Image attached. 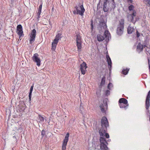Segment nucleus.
I'll use <instances>...</instances> for the list:
<instances>
[{"instance_id": "nucleus-15", "label": "nucleus", "mask_w": 150, "mask_h": 150, "mask_svg": "<svg viewBox=\"0 0 150 150\" xmlns=\"http://www.w3.org/2000/svg\"><path fill=\"white\" fill-rule=\"evenodd\" d=\"M106 57L107 59V62L108 63V65L110 66L111 67L112 65V63L111 59L108 55H106Z\"/></svg>"}, {"instance_id": "nucleus-34", "label": "nucleus", "mask_w": 150, "mask_h": 150, "mask_svg": "<svg viewBox=\"0 0 150 150\" xmlns=\"http://www.w3.org/2000/svg\"><path fill=\"white\" fill-rule=\"evenodd\" d=\"M45 131L44 130H42L41 133V135L42 137H43L45 136Z\"/></svg>"}, {"instance_id": "nucleus-14", "label": "nucleus", "mask_w": 150, "mask_h": 150, "mask_svg": "<svg viewBox=\"0 0 150 150\" xmlns=\"http://www.w3.org/2000/svg\"><path fill=\"white\" fill-rule=\"evenodd\" d=\"M119 103H123L127 105H129L127 100L124 98H120L119 101Z\"/></svg>"}, {"instance_id": "nucleus-38", "label": "nucleus", "mask_w": 150, "mask_h": 150, "mask_svg": "<svg viewBox=\"0 0 150 150\" xmlns=\"http://www.w3.org/2000/svg\"><path fill=\"white\" fill-rule=\"evenodd\" d=\"M136 33H137V37L138 38L139 37L140 35L139 33L138 32V31L137 30L136 31Z\"/></svg>"}, {"instance_id": "nucleus-33", "label": "nucleus", "mask_w": 150, "mask_h": 150, "mask_svg": "<svg viewBox=\"0 0 150 150\" xmlns=\"http://www.w3.org/2000/svg\"><path fill=\"white\" fill-rule=\"evenodd\" d=\"M41 13V11H39L38 10V12L37 13V16H38V18L37 19L39 20V18L40 17V15Z\"/></svg>"}, {"instance_id": "nucleus-44", "label": "nucleus", "mask_w": 150, "mask_h": 150, "mask_svg": "<svg viewBox=\"0 0 150 150\" xmlns=\"http://www.w3.org/2000/svg\"><path fill=\"white\" fill-rule=\"evenodd\" d=\"M112 1L113 2H114V0H112Z\"/></svg>"}, {"instance_id": "nucleus-12", "label": "nucleus", "mask_w": 150, "mask_h": 150, "mask_svg": "<svg viewBox=\"0 0 150 150\" xmlns=\"http://www.w3.org/2000/svg\"><path fill=\"white\" fill-rule=\"evenodd\" d=\"M108 122L107 118L105 117H103L101 120L102 126L103 127H104L106 128L108 125Z\"/></svg>"}, {"instance_id": "nucleus-28", "label": "nucleus", "mask_w": 150, "mask_h": 150, "mask_svg": "<svg viewBox=\"0 0 150 150\" xmlns=\"http://www.w3.org/2000/svg\"><path fill=\"white\" fill-rule=\"evenodd\" d=\"M105 83V77L104 76L103 77L102 79L101 82L100 83L101 86H103L104 85Z\"/></svg>"}, {"instance_id": "nucleus-3", "label": "nucleus", "mask_w": 150, "mask_h": 150, "mask_svg": "<svg viewBox=\"0 0 150 150\" xmlns=\"http://www.w3.org/2000/svg\"><path fill=\"white\" fill-rule=\"evenodd\" d=\"M124 26V20L122 19L119 21L117 29V33L118 35H122L123 32Z\"/></svg>"}, {"instance_id": "nucleus-29", "label": "nucleus", "mask_w": 150, "mask_h": 150, "mask_svg": "<svg viewBox=\"0 0 150 150\" xmlns=\"http://www.w3.org/2000/svg\"><path fill=\"white\" fill-rule=\"evenodd\" d=\"M81 42V37L79 35H77L76 42Z\"/></svg>"}, {"instance_id": "nucleus-20", "label": "nucleus", "mask_w": 150, "mask_h": 150, "mask_svg": "<svg viewBox=\"0 0 150 150\" xmlns=\"http://www.w3.org/2000/svg\"><path fill=\"white\" fill-rule=\"evenodd\" d=\"M97 40L99 41H103L104 39V36L100 34L98 35H97Z\"/></svg>"}, {"instance_id": "nucleus-23", "label": "nucleus", "mask_w": 150, "mask_h": 150, "mask_svg": "<svg viewBox=\"0 0 150 150\" xmlns=\"http://www.w3.org/2000/svg\"><path fill=\"white\" fill-rule=\"evenodd\" d=\"M33 86H32L30 87V93H29V99L30 100H31V96L32 92L33 91Z\"/></svg>"}, {"instance_id": "nucleus-2", "label": "nucleus", "mask_w": 150, "mask_h": 150, "mask_svg": "<svg viewBox=\"0 0 150 150\" xmlns=\"http://www.w3.org/2000/svg\"><path fill=\"white\" fill-rule=\"evenodd\" d=\"M75 10L73 11V13L75 14H79L81 16H83L85 11L83 5H79L78 6H76L74 7Z\"/></svg>"}, {"instance_id": "nucleus-22", "label": "nucleus", "mask_w": 150, "mask_h": 150, "mask_svg": "<svg viewBox=\"0 0 150 150\" xmlns=\"http://www.w3.org/2000/svg\"><path fill=\"white\" fill-rule=\"evenodd\" d=\"M134 6L133 5H130V6H128V9L129 11H132V12H133V10H135L134 9Z\"/></svg>"}, {"instance_id": "nucleus-8", "label": "nucleus", "mask_w": 150, "mask_h": 150, "mask_svg": "<svg viewBox=\"0 0 150 150\" xmlns=\"http://www.w3.org/2000/svg\"><path fill=\"white\" fill-rule=\"evenodd\" d=\"M69 133H67L64 139L63 140L62 145V150H66V146L67 142L69 140Z\"/></svg>"}, {"instance_id": "nucleus-17", "label": "nucleus", "mask_w": 150, "mask_h": 150, "mask_svg": "<svg viewBox=\"0 0 150 150\" xmlns=\"http://www.w3.org/2000/svg\"><path fill=\"white\" fill-rule=\"evenodd\" d=\"M36 35V31L35 29L33 30L30 34V37H33L35 38Z\"/></svg>"}, {"instance_id": "nucleus-6", "label": "nucleus", "mask_w": 150, "mask_h": 150, "mask_svg": "<svg viewBox=\"0 0 150 150\" xmlns=\"http://www.w3.org/2000/svg\"><path fill=\"white\" fill-rule=\"evenodd\" d=\"M98 28L100 31L102 30H103L106 29L107 28L106 22H105L103 19L100 20L99 21Z\"/></svg>"}, {"instance_id": "nucleus-40", "label": "nucleus", "mask_w": 150, "mask_h": 150, "mask_svg": "<svg viewBox=\"0 0 150 150\" xmlns=\"http://www.w3.org/2000/svg\"><path fill=\"white\" fill-rule=\"evenodd\" d=\"M148 63L149 66H150V60L149 58H148Z\"/></svg>"}, {"instance_id": "nucleus-37", "label": "nucleus", "mask_w": 150, "mask_h": 150, "mask_svg": "<svg viewBox=\"0 0 150 150\" xmlns=\"http://www.w3.org/2000/svg\"><path fill=\"white\" fill-rule=\"evenodd\" d=\"M105 136L107 138H108L109 137V134L107 133H105Z\"/></svg>"}, {"instance_id": "nucleus-1", "label": "nucleus", "mask_w": 150, "mask_h": 150, "mask_svg": "<svg viewBox=\"0 0 150 150\" xmlns=\"http://www.w3.org/2000/svg\"><path fill=\"white\" fill-rule=\"evenodd\" d=\"M99 133L100 136V149L101 150H108V148L107 145L108 143L105 139L103 137L105 136V131L103 127L101 128L99 131Z\"/></svg>"}, {"instance_id": "nucleus-43", "label": "nucleus", "mask_w": 150, "mask_h": 150, "mask_svg": "<svg viewBox=\"0 0 150 150\" xmlns=\"http://www.w3.org/2000/svg\"><path fill=\"white\" fill-rule=\"evenodd\" d=\"M149 74H150V66H149Z\"/></svg>"}, {"instance_id": "nucleus-21", "label": "nucleus", "mask_w": 150, "mask_h": 150, "mask_svg": "<svg viewBox=\"0 0 150 150\" xmlns=\"http://www.w3.org/2000/svg\"><path fill=\"white\" fill-rule=\"evenodd\" d=\"M78 50H81V42H76Z\"/></svg>"}, {"instance_id": "nucleus-25", "label": "nucleus", "mask_w": 150, "mask_h": 150, "mask_svg": "<svg viewBox=\"0 0 150 150\" xmlns=\"http://www.w3.org/2000/svg\"><path fill=\"white\" fill-rule=\"evenodd\" d=\"M119 105L120 108H126V107H127L128 105H125L124 104L122 103H119Z\"/></svg>"}, {"instance_id": "nucleus-13", "label": "nucleus", "mask_w": 150, "mask_h": 150, "mask_svg": "<svg viewBox=\"0 0 150 150\" xmlns=\"http://www.w3.org/2000/svg\"><path fill=\"white\" fill-rule=\"evenodd\" d=\"M145 46V45L143 46L140 43H139L137 46V51H139V52L142 51L143 47H144Z\"/></svg>"}, {"instance_id": "nucleus-26", "label": "nucleus", "mask_w": 150, "mask_h": 150, "mask_svg": "<svg viewBox=\"0 0 150 150\" xmlns=\"http://www.w3.org/2000/svg\"><path fill=\"white\" fill-rule=\"evenodd\" d=\"M30 39L29 40V43L30 44H31L35 41V38L30 37Z\"/></svg>"}, {"instance_id": "nucleus-16", "label": "nucleus", "mask_w": 150, "mask_h": 150, "mask_svg": "<svg viewBox=\"0 0 150 150\" xmlns=\"http://www.w3.org/2000/svg\"><path fill=\"white\" fill-rule=\"evenodd\" d=\"M108 3L104 2L103 4V10L105 12H106L108 11V8L107 4Z\"/></svg>"}, {"instance_id": "nucleus-30", "label": "nucleus", "mask_w": 150, "mask_h": 150, "mask_svg": "<svg viewBox=\"0 0 150 150\" xmlns=\"http://www.w3.org/2000/svg\"><path fill=\"white\" fill-rule=\"evenodd\" d=\"M100 108L101 111L103 112H105V110L104 109V107L103 104L100 105Z\"/></svg>"}, {"instance_id": "nucleus-11", "label": "nucleus", "mask_w": 150, "mask_h": 150, "mask_svg": "<svg viewBox=\"0 0 150 150\" xmlns=\"http://www.w3.org/2000/svg\"><path fill=\"white\" fill-rule=\"evenodd\" d=\"M150 90L149 91L147 96L145 102L146 108L147 110L150 106Z\"/></svg>"}, {"instance_id": "nucleus-31", "label": "nucleus", "mask_w": 150, "mask_h": 150, "mask_svg": "<svg viewBox=\"0 0 150 150\" xmlns=\"http://www.w3.org/2000/svg\"><path fill=\"white\" fill-rule=\"evenodd\" d=\"M144 2L145 4L150 5V0H144Z\"/></svg>"}, {"instance_id": "nucleus-18", "label": "nucleus", "mask_w": 150, "mask_h": 150, "mask_svg": "<svg viewBox=\"0 0 150 150\" xmlns=\"http://www.w3.org/2000/svg\"><path fill=\"white\" fill-rule=\"evenodd\" d=\"M104 34L105 36V38L107 40H109V37L110 35V34L109 31L107 30H105V31Z\"/></svg>"}, {"instance_id": "nucleus-35", "label": "nucleus", "mask_w": 150, "mask_h": 150, "mask_svg": "<svg viewBox=\"0 0 150 150\" xmlns=\"http://www.w3.org/2000/svg\"><path fill=\"white\" fill-rule=\"evenodd\" d=\"M42 7V3L41 5H40L38 10L39 11H41Z\"/></svg>"}, {"instance_id": "nucleus-5", "label": "nucleus", "mask_w": 150, "mask_h": 150, "mask_svg": "<svg viewBox=\"0 0 150 150\" xmlns=\"http://www.w3.org/2000/svg\"><path fill=\"white\" fill-rule=\"evenodd\" d=\"M61 35L62 34L61 33H58L56 35L55 39L52 43V50H54L56 49L59 40L61 38Z\"/></svg>"}, {"instance_id": "nucleus-36", "label": "nucleus", "mask_w": 150, "mask_h": 150, "mask_svg": "<svg viewBox=\"0 0 150 150\" xmlns=\"http://www.w3.org/2000/svg\"><path fill=\"white\" fill-rule=\"evenodd\" d=\"M111 85H112V83H110L108 85V88L110 90V86Z\"/></svg>"}, {"instance_id": "nucleus-42", "label": "nucleus", "mask_w": 150, "mask_h": 150, "mask_svg": "<svg viewBox=\"0 0 150 150\" xmlns=\"http://www.w3.org/2000/svg\"><path fill=\"white\" fill-rule=\"evenodd\" d=\"M104 2L109 3V1L108 0H105Z\"/></svg>"}, {"instance_id": "nucleus-27", "label": "nucleus", "mask_w": 150, "mask_h": 150, "mask_svg": "<svg viewBox=\"0 0 150 150\" xmlns=\"http://www.w3.org/2000/svg\"><path fill=\"white\" fill-rule=\"evenodd\" d=\"M38 120H39V122H43L44 121V117L40 115H38Z\"/></svg>"}, {"instance_id": "nucleus-24", "label": "nucleus", "mask_w": 150, "mask_h": 150, "mask_svg": "<svg viewBox=\"0 0 150 150\" xmlns=\"http://www.w3.org/2000/svg\"><path fill=\"white\" fill-rule=\"evenodd\" d=\"M129 70V69L126 68V69H123L122 71V73L124 75H126L127 74Z\"/></svg>"}, {"instance_id": "nucleus-10", "label": "nucleus", "mask_w": 150, "mask_h": 150, "mask_svg": "<svg viewBox=\"0 0 150 150\" xmlns=\"http://www.w3.org/2000/svg\"><path fill=\"white\" fill-rule=\"evenodd\" d=\"M38 56L39 55L38 54L35 53L32 57V59L34 62H36L37 65L39 66L40 65V61Z\"/></svg>"}, {"instance_id": "nucleus-32", "label": "nucleus", "mask_w": 150, "mask_h": 150, "mask_svg": "<svg viewBox=\"0 0 150 150\" xmlns=\"http://www.w3.org/2000/svg\"><path fill=\"white\" fill-rule=\"evenodd\" d=\"M110 91L109 90H106L105 92V95L106 96H108L110 95Z\"/></svg>"}, {"instance_id": "nucleus-7", "label": "nucleus", "mask_w": 150, "mask_h": 150, "mask_svg": "<svg viewBox=\"0 0 150 150\" xmlns=\"http://www.w3.org/2000/svg\"><path fill=\"white\" fill-rule=\"evenodd\" d=\"M17 31L16 33L17 34L19 35V38L20 39L22 36H24L23 31V28L21 25H18L16 27Z\"/></svg>"}, {"instance_id": "nucleus-19", "label": "nucleus", "mask_w": 150, "mask_h": 150, "mask_svg": "<svg viewBox=\"0 0 150 150\" xmlns=\"http://www.w3.org/2000/svg\"><path fill=\"white\" fill-rule=\"evenodd\" d=\"M134 30V28L129 25L127 28V31L128 34H131Z\"/></svg>"}, {"instance_id": "nucleus-9", "label": "nucleus", "mask_w": 150, "mask_h": 150, "mask_svg": "<svg viewBox=\"0 0 150 150\" xmlns=\"http://www.w3.org/2000/svg\"><path fill=\"white\" fill-rule=\"evenodd\" d=\"M87 68V64L85 62H83L80 64V70L81 73L83 75L86 74V69Z\"/></svg>"}, {"instance_id": "nucleus-4", "label": "nucleus", "mask_w": 150, "mask_h": 150, "mask_svg": "<svg viewBox=\"0 0 150 150\" xmlns=\"http://www.w3.org/2000/svg\"><path fill=\"white\" fill-rule=\"evenodd\" d=\"M137 14V13L136 10H133V12L127 15L128 20L134 24L137 21V18L136 17Z\"/></svg>"}, {"instance_id": "nucleus-39", "label": "nucleus", "mask_w": 150, "mask_h": 150, "mask_svg": "<svg viewBox=\"0 0 150 150\" xmlns=\"http://www.w3.org/2000/svg\"><path fill=\"white\" fill-rule=\"evenodd\" d=\"M91 29H93V21H92L91 23Z\"/></svg>"}, {"instance_id": "nucleus-45", "label": "nucleus", "mask_w": 150, "mask_h": 150, "mask_svg": "<svg viewBox=\"0 0 150 150\" xmlns=\"http://www.w3.org/2000/svg\"><path fill=\"white\" fill-rule=\"evenodd\" d=\"M107 105V103H106L105 104V106H106Z\"/></svg>"}, {"instance_id": "nucleus-41", "label": "nucleus", "mask_w": 150, "mask_h": 150, "mask_svg": "<svg viewBox=\"0 0 150 150\" xmlns=\"http://www.w3.org/2000/svg\"><path fill=\"white\" fill-rule=\"evenodd\" d=\"M128 2H130L131 3H132L133 2V0H127Z\"/></svg>"}]
</instances>
